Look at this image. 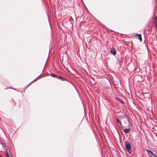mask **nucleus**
Here are the masks:
<instances>
[{
  "label": "nucleus",
  "mask_w": 157,
  "mask_h": 157,
  "mask_svg": "<svg viewBox=\"0 0 157 157\" xmlns=\"http://www.w3.org/2000/svg\"><path fill=\"white\" fill-rule=\"evenodd\" d=\"M155 26L156 28H157V17H156L155 18Z\"/></svg>",
  "instance_id": "6e6552de"
},
{
  "label": "nucleus",
  "mask_w": 157,
  "mask_h": 157,
  "mask_svg": "<svg viewBox=\"0 0 157 157\" xmlns=\"http://www.w3.org/2000/svg\"><path fill=\"white\" fill-rule=\"evenodd\" d=\"M119 118L121 119V121H124L128 122V119L127 118L126 116L123 114L122 116H120Z\"/></svg>",
  "instance_id": "f03ea898"
},
{
  "label": "nucleus",
  "mask_w": 157,
  "mask_h": 157,
  "mask_svg": "<svg viewBox=\"0 0 157 157\" xmlns=\"http://www.w3.org/2000/svg\"><path fill=\"white\" fill-rule=\"evenodd\" d=\"M125 148L128 153H130L132 151L131 146L128 142H125Z\"/></svg>",
  "instance_id": "f257e3e1"
},
{
  "label": "nucleus",
  "mask_w": 157,
  "mask_h": 157,
  "mask_svg": "<svg viewBox=\"0 0 157 157\" xmlns=\"http://www.w3.org/2000/svg\"><path fill=\"white\" fill-rule=\"evenodd\" d=\"M116 121L117 123H120L121 126H122V125L121 124V122H120V121L119 120V119L117 118L116 119Z\"/></svg>",
  "instance_id": "9d476101"
},
{
  "label": "nucleus",
  "mask_w": 157,
  "mask_h": 157,
  "mask_svg": "<svg viewBox=\"0 0 157 157\" xmlns=\"http://www.w3.org/2000/svg\"><path fill=\"white\" fill-rule=\"evenodd\" d=\"M2 145L0 144V148H1L2 147Z\"/></svg>",
  "instance_id": "ddd939ff"
},
{
  "label": "nucleus",
  "mask_w": 157,
  "mask_h": 157,
  "mask_svg": "<svg viewBox=\"0 0 157 157\" xmlns=\"http://www.w3.org/2000/svg\"><path fill=\"white\" fill-rule=\"evenodd\" d=\"M50 76L52 77L56 78L57 75L54 74H50Z\"/></svg>",
  "instance_id": "1a4fd4ad"
},
{
  "label": "nucleus",
  "mask_w": 157,
  "mask_h": 157,
  "mask_svg": "<svg viewBox=\"0 0 157 157\" xmlns=\"http://www.w3.org/2000/svg\"><path fill=\"white\" fill-rule=\"evenodd\" d=\"M116 98L120 102H121L122 104H123L124 103V102L121 100L119 99L118 98Z\"/></svg>",
  "instance_id": "f8f14e48"
},
{
  "label": "nucleus",
  "mask_w": 157,
  "mask_h": 157,
  "mask_svg": "<svg viewBox=\"0 0 157 157\" xmlns=\"http://www.w3.org/2000/svg\"><path fill=\"white\" fill-rule=\"evenodd\" d=\"M6 157H10V154L7 150L6 151Z\"/></svg>",
  "instance_id": "9b49d317"
},
{
  "label": "nucleus",
  "mask_w": 157,
  "mask_h": 157,
  "mask_svg": "<svg viewBox=\"0 0 157 157\" xmlns=\"http://www.w3.org/2000/svg\"><path fill=\"white\" fill-rule=\"evenodd\" d=\"M136 38L139 40L140 41H142V38L141 36V35L140 34H136Z\"/></svg>",
  "instance_id": "20e7f679"
},
{
  "label": "nucleus",
  "mask_w": 157,
  "mask_h": 157,
  "mask_svg": "<svg viewBox=\"0 0 157 157\" xmlns=\"http://www.w3.org/2000/svg\"><path fill=\"white\" fill-rule=\"evenodd\" d=\"M0 157H1L0 156Z\"/></svg>",
  "instance_id": "4468645a"
},
{
  "label": "nucleus",
  "mask_w": 157,
  "mask_h": 157,
  "mask_svg": "<svg viewBox=\"0 0 157 157\" xmlns=\"http://www.w3.org/2000/svg\"><path fill=\"white\" fill-rule=\"evenodd\" d=\"M146 151L150 157H157V156L153 154L151 151L148 150H147Z\"/></svg>",
  "instance_id": "7ed1b4c3"
},
{
  "label": "nucleus",
  "mask_w": 157,
  "mask_h": 157,
  "mask_svg": "<svg viewBox=\"0 0 157 157\" xmlns=\"http://www.w3.org/2000/svg\"><path fill=\"white\" fill-rule=\"evenodd\" d=\"M56 78H58V79H59L60 80H62V81H65V79L64 78H63V77H61L60 76H58L57 75V77Z\"/></svg>",
  "instance_id": "423d86ee"
},
{
  "label": "nucleus",
  "mask_w": 157,
  "mask_h": 157,
  "mask_svg": "<svg viewBox=\"0 0 157 157\" xmlns=\"http://www.w3.org/2000/svg\"><path fill=\"white\" fill-rule=\"evenodd\" d=\"M111 53L113 54V55H115L116 54V51L114 48H112L110 51Z\"/></svg>",
  "instance_id": "39448f33"
},
{
  "label": "nucleus",
  "mask_w": 157,
  "mask_h": 157,
  "mask_svg": "<svg viewBox=\"0 0 157 157\" xmlns=\"http://www.w3.org/2000/svg\"><path fill=\"white\" fill-rule=\"evenodd\" d=\"M130 128L127 129L126 128L124 130V132L126 133H128L130 131Z\"/></svg>",
  "instance_id": "0eeeda50"
}]
</instances>
